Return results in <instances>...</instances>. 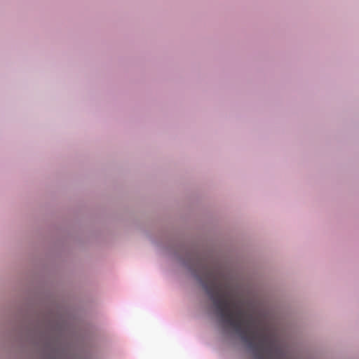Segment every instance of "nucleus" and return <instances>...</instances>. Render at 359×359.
I'll return each instance as SVG.
<instances>
[{"label":"nucleus","mask_w":359,"mask_h":359,"mask_svg":"<svg viewBox=\"0 0 359 359\" xmlns=\"http://www.w3.org/2000/svg\"><path fill=\"white\" fill-rule=\"evenodd\" d=\"M203 286L212 302L215 313L221 323L232 328L241 339L252 348L257 359H264L269 352L272 338L265 329L255 327L252 318L232 299L229 287L217 269L205 267Z\"/></svg>","instance_id":"1"}]
</instances>
